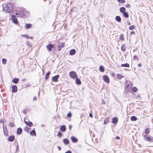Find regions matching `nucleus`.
I'll return each instance as SVG.
<instances>
[{
    "mask_svg": "<svg viewBox=\"0 0 153 153\" xmlns=\"http://www.w3.org/2000/svg\"><path fill=\"white\" fill-rule=\"evenodd\" d=\"M126 45L123 44L121 47V50L123 51H126Z\"/></svg>",
    "mask_w": 153,
    "mask_h": 153,
    "instance_id": "obj_15",
    "label": "nucleus"
},
{
    "mask_svg": "<svg viewBox=\"0 0 153 153\" xmlns=\"http://www.w3.org/2000/svg\"><path fill=\"white\" fill-rule=\"evenodd\" d=\"M62 135V134L60 131H59L57 134V136H59L60 137Z\"/></svg>",
    "mask_w": 153,
    "mask_h": 153,
    "instance_id": "obj_38",
    "label": "nucleus"
},
{
    "mask_svg": "<svg viewBox=\"0 0 153 153\" xmlns=\"http://www.w3.org/2000/svg\"><path fill=\"white\" fill-rule=\"evenodd\" d=\"M19 80V79L15 78L12 81L14 83L16 84L18 82Z\"/></svg>",
    "mask_w": 153,
    "mask_h": 153,
    "instance_id": "obj_20",
    "label": "nucleus"
},
{
    "mask_svg": "<svg viewBox=\"0 0 153 153\" xmlns=\"http://www.w3.org/2000/svg\"><path fill=\"white\" fill-rule=\"evenodd\" d=\"M2 120H0V122L1 123H2Z\"/></svg>",
    "mask_w": 153,
    "mask_h": 153,
    "instance_id": "obj_61",
    "label": "nucleus"
},
{
    "mask_svg": "<svg viewBox=\"0 0 153 153\" xmlns=\"http://www.w3.org/2000/svg\"><path fill=\"white\" fill-rule=\"evenodd\" d=\"M14 136L12 135L9 136L8 138V140L12 142L14 140Z\"/></svg>",
    "mask_w": 153,
    "mask_h": 153,
    "instance_id": "obj_10",
    "label": "nucleus"
},
{
    "mask_svg": "<svg viewBox=\"0 0 153 153\" xmlns=\"http://www.w3.org/2000/svg\"><path fill=\"white\" fill-rule=\"evenodd\" d=\"M54 47V45H51V44H49L46 46L47 49L49 51H51V48H53Z\"/></svg>",
    "mask_w": 153,
    "mask_h": 153,
    "instance_id": "obj_6",
    "label": "nucleus"
},
{
    "mask_svg": "<svg viewBox=\"0 0 153 153\" xmlns=\"http://www.w3.org/2000/svg\"><path fill=\"white\" fill-rule=\"evenodd\" d=\"M24 122L25 124L29 127L31 126L33 124L31 122L26 121H25V119L24 120Z\"/></svg>",
    "mask_w": 153,
    "mask_h": 153,
    "instance_id": "obj_11",
    "label": "nucleus"
},
{
    "mask_svg": "<svg viewBox=\"0 0 153 153\" xmlns=\"http://www.w3.org/2000/svg\"><path fill=\"white\" fill-rule=\"evenodd\" d=\"M33 100H37V97L36 96H35L33 98Z\"/></svg>",
    "mask_w": 153,
    "mask_h": 153,
    "instance_id": "obj_50",
    "label": "nucleus"
},
{
    "mask_svg": "<svg viewBox=\"0 0 153 153\" xmlns=\"http://www.w3.org/2000/svg\"><path fill=\"white\" fill-rule=\"evenodd\" d=\"M133 58L134 59H137L138 60L139 59L138 58H137V56L136 55H134L133 57Z\"/></svg>",
    "mask_w": 153,
    "mask_h": 153,
    "instance_id": "obj_45",
    "label": "nucleus"
},
{
    "mask_svg": "<svg viewBox=\"0 0 153 153\" xmlns=\"http://www.w3.org/2000/svg\"><path fill=\"white\" fill-rule=\"evenodd\" d=\"M21 36L26 38L27 39H33V36H30L27 34L21 35Z\"/></svg>",
    "mask_w": 153,
    "mask_h": 153,
    "instance_id": "obj_7",
    "label": "nucleus"
},
{
    "mask_svg": "<svg viewBox=\"0 0 153 153\" xmlns=\"http://www.w3.org/2000/svg\"><path fill=\"white\" fill-rule=\"evenodd\" d=\"M13 6L11 3H5L2 4L3 10L6 12L10 13L13 10Z\"/></svg>",
    "mask_w": 153,
    "mask_h": 153,
    "instance_id": "obj_1",
    "label": "nucleus"
},
{
    "mask_svg": "<svg viewBox=\"0 0 153 153\" xmlns=\"http://www.w3.org/2000/svg\"><path fill=\"white\" fill-rule=\"evenodd\" d=\"M89 116H90V117H91V118H92V117H93V114H91V113H90V114H89Z\"/></svg>",
    "mask_w": 153,
    "mask_h": 153,
    "instance_id": "obj_47",
    "label": "nucleus"
},
{
    "mask_svg": "<svg viewBox=\"0 0 153 153\" xmlns=\"http://www.w3.org/2000/svg\"><path fill=\"white\" fill-rule=\"evenodd\" d=\"M117 78L120 79H121L123 77V76H122L121 74H117Z\"/></svg>",
    "mask_w": 153,
    "mask_h": 153,
    "instance_id": "obj_33",
    "label": "nucleus"
},
{
    "mask_svg": "<svg viewBox=\"0 0 153 153\" xmlns=\"http://www.w3.org/2000/svg\"><path fill=\"white\" fill-rule=\"evenodd\" d=\"M123 16L126 18H127L129 17V15L128 13L127 12H125L123 13Z\"/></svg>",
    "mask_w": 153,
    "mask_h": 153,
    "instance_id": "obj_30",
    "label": "nucleus"
},
{
    "mask_svg": "<svg viewBox=\"0 0 153 153\" xmlns=\"http://www.w3.org/2000/svg\"><path fill=\"white\" fill-rule=\"evenodd\" d=\"M128 25H131V24L130 22H128Z\"/></svg>",
    "mask_w": 153,
    "mask_h": 153,
    "instance_id": "obj_59",
    "label": "nucleus"
},
{
    "mask_svg": "<svg viewBox=\"0 0 153 153\" xmlns=\"http://www.w3.org/2000/svg\"><path fill=\"white\" fill-rule=\"evenodd\" d=\"M111 75L112 76H114V75H115V74L114 73H112L111 74Z\"/></svg>",
    "mask_w": 153,
    "mask_h": 153,
    "instance_id": "obj_52",
    "label": "nucleus"
},
{
    "mask_svg": "<svg viewBox=\"0 0 153 153\" xmlns=\"http://www.w3.org/2000/svg\"><path fill=\"white\" fill-rule=\"evenodd\" d=\"M65 153H72L70 151H68L67 152H66Z\"/></svg>",
    "mask_w": 153,
    "mask_h": 153,
    "instance_id": "obj_51",
    "label": "nucleus"
},
{
    "mask_svg": "<svg viewBox=\"0 0 153 153\" xmlns=\"http://www.w3.org/2000/svg\"><path fill=\"white\" fill-rule=\"evenodd\" d=\"M76 51L74 49H72L70 50V54L71 55H74L76 53Z\"/></svg>",
    "mask_w": 153,
    "mask_h": 153,
    "instance_id": "obj_16",
    "label": "nucleus"
},
{
    "mask_svg": "<svg viewBox=\"0 0 153 153\" xmlns=\"http://www.w3.org/2000/svg\"><path fill=\"white\" fill-rule=\"evenodd\" d=\"M115 138L117 140H119L120 139V137L119 136H117L115 137Z\"/></svg>",
    "mask_w": 153,
    "mask_h": 153,
    "instance_id": "obj_49",
    "label": "nucleus"
},
{
    "mask_svg": "<svg viewBox=\"0 0 153 153\" xmlns=\"http://www.w3.org/2000/svg\"><path fill=\"white\" fill-rule=\"evenodd\" d=\"M109 122V119L107 117L105 119L104 121V124H106L107 123H108Z\"/></svg>",
    "mask_w": 153,
    "mask_h": 153,
    "instance_id": "obj_29",
    "label": "nucleus"
},
{
    "mask_svg": "<svg viewBox=\"0 0 153 153\" xmlns=\"http://www.w3.org/2000/svg\"><path fill=\"white\" fill-rule=\"evenodd\" d=\"M22 129L21 128H19L17 131V133L18 134H20L22 132Z\"/></svg>",
    "mask_w": 153,
    "mask_h": 153,
    "instance_id": "obj_18",
    "label": "nucleus"
},
{
    "mask_svg": "<svg viewBox=\"0 0 153 153\" xmlns=\"http://www.w3.org/2000/svg\"><path fill=\"white\" fill-rule=\"evenodd\" d=\"M150 132V128H147L146 129L145 131V133L146 134H148Z\"/></svg>",
    "mask_w": 153,
    "mask_h": 153,
    "instance_id": "obj_32",
    "label": "nucleus"
},
{
    "mask_svg": "<svg viewBox=\"0 0 153 153\" xmlns=\"http://www.w3.org/2000/svg\"><path fill=\"white\" fill-rule=\"evenodd\" d=\"M67 116L69 117H71V112H69V113H68L67 114Z\"/></svg>",
    "mask_w": 153,
    "mask_h": 153,
    "instance_id": "obj_40",
    "label": "nucleus"
},
{
    "mask_svg": "<svg viewBox=\"0 0 153 153\" xmlns=\"http://www.w3.org/2000/svg\"><path fill=\"white\" fill-rule=\"evenodd\" d=\"M118 119L117 117H114L112 119V122L114 124L117 123L118 122Z\"/></svg>",
    "mask_w": 153,
    "mask_h": 153,
    "instance_id": "obj_13",
    "label": "nucleus"
},
{
    "mask_svg": "<svg viewBox=\"0 0 153 153\" xmlns=\"http://www.w3.org/2000/svg\"><path fill=\"white\" fill-rule=\"evenodd\" d=\"M63 142L64 143V144L65 145L68 144L69 143V140L67 139L66 138H65L63 140Z\"/></svg>",
    "mask_w": 153,
    "mask_h": 153,
    "instance_id": "obj_21",
    "label": "nucleus"
},
{
    "mask_svg": "<svg viewBox=\"0 0 153 153\" xmlns=\"http://www.w3.org/2000/svg\"><path fill=\"white\" fill-rule=\"evenodd\" d=\"M116 20L118 22H120L121 21V18L119 16H117L115 17Z\"/></svg>",
    "mask_w": 153,
    "mask_h": 153,
    "instance_id": "obj_19",
    "label": "nucleus"
},
{
    "mask_svg": "<svg viewBox=\"0 0 153 153\" xmlns=\"http://www.w3.org/2000/svg\"><path fill=\"white\" fill-rule=\"evenodd\" d=\"M4 134L5 135H7V133H6V134L5 133V131L4 130Z\"/></svg>",
    "mask_w": 153,
    "mask_h": 153,
    "instance_id": "obj_58",
    "label": "nucleus"
},
{
    "mask_svg": "<svg viewBox=\"0 0 153 153\" xmlns=\"http://www.w3.org/2000/svg\"><path fill=\"white\" fill-rule=\"evenodd\" d=\"M23 15L25 16V14L24 13H23Z\"/></svg>",
    "mask_w": 153,
    "mask_h": 153,
    "instance_id": "obj_62",
    "label": "nucleus"
},
{
    "mask_svg": "<svg viewBox=\"0 0 153 153\" xmlns=\"http://www.w3.org/2000/svg\"><path fill=\"white\" fill-rule=\"evenodd\" d=\"M120 10L121 13H124L125 12L126 9L124 7H122L120 8Z\"/></svg>",
    "mask_w": 153,
    "mask_h": 153,
    "instance_id": "obj_27",
    "label": "nucleus"
},
{
    "mask_svg": "<svg viewBox=\"0 0 153 153\" xmlns=\"http://www.w3.org/2000/svg\"><path fill=\"white\" fill-rule=\"evenodd\" d=\"M12 20L14 23L16 24L18 22V21L17 19L16 18L15 16V13H13V15L12 14Z\"/></svg>",
    "mask_w": 153,
    "mask_h": 153,
    "instance_id": "obj_5",
    "label": "nucleus"
},
{
    "mask_svg": "<svg viewBox=\"0 0 153 153\" xmlns=\"http://www.w3.org/2000/svg\"><path fill=\"white\" fill-rule=\"evenodd\" d=\"M18 147H18V146H17L16 147V149H18Z\"/></svg>",
    "mask_w": 153,
    "mask_h": 153,
    "instance_id": "obj_60",
    "label": "nucleus"
},
{
    "mask_svg": "<svg viewBox=\"0 0 153 153\" xmlns=\"http://www.w3.org/2000/svg\"><path fill=\"white\" fill-rule=\"evenodd\" d=\"M125 70H127V69H125Z\"/></svg>",
    "mask_w": 153,
    "mask_h": 153,
    "instance_id": "obj_63",
    "label": "nucleus"
},
{
    "mask_svg": "<svg viewBox=\"0 0 153 153\" xmlns=\"http://www.w3.org/2000/svg\"><path fill=\"white\" fill-rule=\"evenodd\" d=\"M30 134L33 136H35L36 135V134L35 130H33L30 132Z\"/></svg>",
    "mask_w": 153,
    "mask_h": 153,
    "instance_id": "obj_17",
    "label": "nucleus"
},
{
    "mask_svg": "<svg viewBox=\"0 0 153 153\" xmlns=\"http://www.w3.org/2000/svg\"><path fill=\"white\" fill-rule=\"evenodd\" d=\"M66 127L64 125L61 126L60 127V129L63 132L65 131L66 130Z\"/></svg>",
    "mask_w": 153,
    "mask_h": 153,
    "instance_id": "obj_14",
    "label": "nucleus"
},
{
    "mask_svg": "<svg viewBox=\"0 0 153 153\" xmlns=\"http://www.w3.org/2000/svg\"><path fill=\"white\" fill-rule=\"evenodd\" d=\"M120 39L122 41L124 39V35L123 34H120Z\"/></svg>",
    "mask_w": 153,
    "mask_h": 153,
    "instance_id": "obj_34",
    "label": "nucleus"
},
{
    "mask_svg": "<svg viewBox=\"0 0 153 153\" xmlns=\"http://www.w3.org/2000/svg\"><path fill=\"white\" fill-rule=\"evenodd\" d=\"M121 67H129V65L128 63H125L124 64H122L121 65Z\"/></svg>",
    "mask_w": 153,
    "mask_h": 153,
    "instance_id": "obj_22",
    "label": "nucleus"
},
{
    "mask_svg": "<svg viewBox=\"0 0 153 153\" xmlns=\"http://www.w3.org/2000/svg\"><path fill=\"white\" fill-rule=\"evenodd\" d=\"M143 136L145 140L149 142L153 141V137L147 135H143Z\"/></svg>",
    "mask_w": 153,
    "mask_h": 153,
    "instance_id": "obj_2",
    "label": "nucleus"
},
{
    "mask_svg": "<svg viewBox=\"0 0 153 153\" xmlns=\"http://www.w3.org/2000/svg\"><path fill=\"white\" fill-rule=\"evenodd\" d=\"M7 60L5 59H3L2 60V63L3 64H5L6 63Z\"/></svg>",
    "mask_w": 153,
    "mask_h": 153,
    "instance_id": "obj_37",
    "label": "nucleus"
},
{
    "mask_svg": "<svg viewBox=\"0 0 153 153\" xmlns=\"http://www.w3.org/2000/svg\"><path fill=\"white\" fill-rule=\"evenodd\" d=\"M29 130V128L27 126L24 128V130L26 131H28Z\"/></svg>",
    "mask_w": 153,
    "mask_h": 153,
    "instance_id": "obj_42",
    "label": "nucleus"
},
{
    "mask_svg": "<svg viewBox=\"0 0 153 153\" xmlns=\"http://www.w3.org/2000/svg\"><path fill=\"white\" fill-rule=\"evenodd\" d=\"M103 78L104 81L107 83H108L110 82L109 77L106 75H104L103 76Z\"/></svg>",
    "mask_w": 153,
    "mask_h": 153,
    "instance_id": "obj_4",
    "label": "nucleus"
},
{
    "mask_svg": "<svg viewBox=\"0 0 153 153\" xmlns=\"http://www.w3.org/2000/svg\"><path fill=\"white\" fill-rule=\"evenodd\" d=\"M58 149L59 151H60L61 149V148L60 147L58 146Z\"/></svg>",
    "mask_w": 153,
    "mask_h": 153,
    "instance_id": "obj_57",
    "label": "nucleus"
},
{
    "mask_svg": "<svg viewBox=\"0 0 153 153\" xmlns=\"http://www.w3.org/2000/svg\"><path fill=\"white\" fill-rule=\"evenodd\" d=\"M65 46V43L63 42H62L59 44L58 45V47H61V48H63Z\"/></svg>",
    "mask_w": 153,
    "mask_h": 153,
    "instance_id": "obj_26",
    "label": "nucleus"
},
{
    "mask_svg": "<svg viewBox=\"0 0 153 153\" xmlns=\"http://www.w3.org/2000/svg\"><path fill=\"white\" fill-rule=\"evenodd\" d=\"M135 33L134 31L131 32V34H135Z\"/></svg>",
    "mask_w": 153,
    "mask_h": 153,
    "instance_id": "obj_54",
    "label": "nucleus"
},
{
    "mask_svg": "<svg viewBox=\"0 0 153 153\" xmlns=\"http://www.w3.org/2000/svg\"><path fill=\"white\" fill-rule=\"evenodd\" d=\"M131 120L132 121H136L137 120V118L134 116H132L131 117Z\"/></svg>",
    "mask_w": 153,
    "mask_h": 153,
    "instance_id": "obj_28",
    "label": "nucleus"
},
{
    "mask_svg": "<svg viewBox=\"0 0 153 153\" xmlns=\"http://www.w3.org/2000/svg\"><path fill=\"white\" fill-rule=\"evenodd\" d=\"M59 77V76L58 75H56L53 76L52 78V80L53 82H57L58 81V79Z\"/></svg>",
    "mask_w": 153,
    "mask_h": 153,
    "instance_id": "obj_9",
    "label": "nucleus"
},
{
    "mask_svg": "<svg viewBox=\"0 0 153 153\" xmlns=\"http://www.w3.org/2000/svg\"><path fill=\"white\" fill-rule=\"evenodd\" d=\"M72 128V126H71L70 125L69 126V130H71V129Z\"/></svg>",
    "mask_w": 153,
    "mask_h": 153,
    "instance_id": "obj_48",
    "label": "nucleus"
},
{
    "mask_svg": "<svg viewBox=\"0 0 153 153\" xmlns=\"http://www.w3.org/2000/svg\"><path fill=\"white\" fill-rule=\"evenodd\" d=\"M20 13L19 11H17L16 13H15V16H16V15H18L19 13Z\"/></svg>",
    "mask_w": 153,
    "mask_h": 153,
    "instance_id": "obj_44",
    "label": "nucleus"
},
{
    "mask_svg": "<svg viewBox=\"0 0 153 153\" xmlns=\"http://www.w3.org/2000/svg\"><path fill=\"white\" fill-rule=\"evenodd\" d=\"M9 124L10 126L12 127H13L14 126V124L12 122H10V123Z\"/></svg>",
    "mask_w": 153,
    "mask_h": 153,
    "instance_id": "obj_41",
    "label": "nucleus"
},
{
    "mask_svg": "<svg viewBox=\"0 0 153 153\" xmlns=\"http://www.w3.org/2000/svg\"><path fill=\"white\" fill-rule=\"evenodd\" d=\"M99 70L101 72H104V68L101 65L100 66Z\"/></svg>",
    "mask_w": 153,
    "mask_h": 153,
    "instance_id": "obj_24",
    "label": "nucleus"
},
{
    "mask_svg": "<svg viewBox=\"0 0 153 153\" xmlns=\"http://www.w3.org/2000/svg\"><path fill=\"white\" fill-rule=\"evenodd\" d=\"M126 7L127 8H129L130 7V6L129 4H128L126 5Z\"/></svg>",
    "mask_w": 153,
    "mask_h": 153,
    "instance_id": "obj_46",
    "label": "nucleus"
},
{
    "mask_svg": "<svg viewBox=\"0 0 153 153\" xmlns=\"http://www.w3.org/2000/svg\"><path fill=\"white\" fill-rule=\"evenodd\" d=\"M31 27V24H27L25 25V28L26 29H28L30 28Z\"/></svg>",
    "mask_w": 153,
    "mask_h": 153,
    "instance_id": "obj_25",
    "label": "nucleus"
},
{
    "mask_svg": "<svg viewBox=\"0 0 153 153\" xmlns=\"http://www.w3.org/2000/svg\"><path fill=\"white\" fill-rule=\"evenodd\" d=\"M70 77L73 78H76L78 76L76 73L73 71H71L69 73Z\"/></svg>",
    "mask_w": 153,
    "mask_h": 153,
    "instance_id": "obj_3",
    "label": "nucleus"
},
{
    "mask_svg": "<svg viewBox=\"0 0 153 153\" xmlns=\"http://www.w3.org/2000/svg\"><path fill=\"white\" fill-rule=\"evenodd\" d=\"M117 1L119 2H120L123 3H124L126 2V1L124 0H117Z\"/></svg>",
    "mask_w": 153,
    "mask_h": 153,
    "instance_id": "obj_36",
    "label": "nucleus"
},
{
    "mask_svg": "<svg viewBox=\"0 0 153 153\" xmlns=\"http://www.w3.org/2000/svg\"><path fill=\"white\" fill-rule=\"evenodd\" d=\"M50 74V72L49 71L48 73H47L45 76V79L47 80Z\"/></svg>",
    "mask_w": 153,
    "mask_h": 153,
    "instance_id": "obj_31",
    "label": "nucleus"
},
{
    "mask_svg": "<svg viewBox=\"0 0 153 153\" xmlns=\"http://www.w3.org/2000/svg\"><path fill=\"white\" fill-rule=\"evenodd\" d=\"M102 102L104 104H106V102H104L103 100H102Z\"/></svg>",
    "mask_w": 153,
    "mask_h": 153,
    "instance_id": "obj_55",
    "label": "nucleus"
},
{
    "mask_svg": "<svg viewBox=\"0 0 153 153\" xmlns=\"http://www.w3.org/2000/svg\"><path fill=\"white\" fill-rule=\"evenodd\" d=\"M12 91L13 92H16L17 91V87L16 85H13L12 86Z\"/></svg>",
    "mask_w": 153,
    "mask_h": 153,
    "instance_id": "obj_8",
    "label": "nucleus"
},
{
    "mask_svg": "<svg viewBox=\"0 0 153 153\" xmlns=\"http://www.w3.org/2000/svg\"><path fill=\"white\" fill-rule=\"evenodd\" d=\"M134 25H131L129 27V29L130 30H133L134 29Z\"/></svg>",
    "mask_w": 153,
    "mask_h": 153,
    "instance_id": "obj_35",
    "label": "nucleus"
},
{
    "mask_svg": "<svg viewBox=\"0 0 153 153\" xmlns=\"http://www.w3.org/2000/svg\"><path fill=\"white\" fill-rule=\"evenodd\" d=\"M137 89L136 87H134L133 89V91L134 92H136L137 91Z\"/></svg>",
    "mask_w": 153,
    "mask_h": 153,
    "instance_id": "obj_39",
    "label": "nucleus"
},
{
    "mask_svg": "<svg viewBox=\"0 0 153 153\" xmlns=\"http://www.w3.org/2000/svg\"><path fill=\"white\" fill-rule=\"evenodd\" d=\"M27 45L29 46H31L32 45H31V43L29 42H27Z\"/></svg>",
    "mask_w": 153,
    "mask_h": 153,
    "instance_id": "obj_43",
    "label": "nucleus"
},
{
    "mask_svg": "<svg viewBox=\"0 0 153 153\" xmlns=\"http://www.w3.org/2000/svg\"><path fill=\"white\" fill-rule=\"evenodd\" d=\"M141 65H141V64L140 63H139V64L138 65V67H141Z\"/></svg>",
    "mask_w": 153,
    "mask_h": 153,
    "instance_id": "obj_53",
    "label": "nucleus"
},
{
    "mask_svg": "<svg viewBox=\"0 0 153 153\" xmlns=\"http://www.w3.org/2000/svg\"><path fill=\"white\" fill-rule=\"evenodd\" d=\"M76 80V83L77 85H80L81 84V82L80 80L78 78V77H77Z\"/></svg>",
    "mask_w": 153,
    "mask_h": 153,
    "instance_id": "obj_23",
    "label": "nucleus"
},
{
    "mask_svg": "<svg viewBox=\"0 0 153 153\" xmlns=\"http://www.w3.org/2000/svg\"><path fill=\"white\" fill-rule=\"evenodd\" d=\"M71 139L73 143H76L78 141V140L77 138H75V137L73 136L71 137Z\"/></svg>",
    "mask_w": 153,
    "mask_h": 153,
    "instance_id": "obj_12",
    "label": "nucleus"
},
{
    "mask_svg": "<svg viewBox=\"0 0 153 153\" xmlns=\"http://www.w3.org/2000/svg\"><path fill=\"white\" fill-rule=\"evenodd\" d=\"M61 47H58V50L59 51H60L61 49Z\"/></svg>",
    "mask_w": 153,
    "mask_h": 153,
    "instance_id": "obj_56",
    "label": "nucleus"
}]
</instances>
